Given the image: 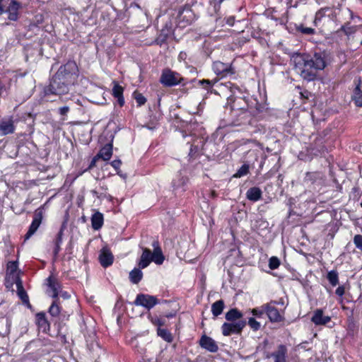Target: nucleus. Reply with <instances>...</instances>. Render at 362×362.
<instances>
[{
    "label": "nucleus",
    "mask_w": 362,
    "mask_h": 362,
    "mask_svg": "<svg viewBox=\"0 0 362 362\" xmlns=\"http://www.w3.org/2000/svg\"><path fill=\"white\" fill-rule=\"evenodd\" d=\"M47 281L49 288V289L47 291L48 294L52 298H57L59 294V291L61 288L59 283L52 276H49L47 279Z\"/></svg>",
    "instance_id": "17"
},
{
    "label": "nucleus",
    "mask_w": 362,
    "mask_h": 362,
    "mask_svg": "<svg viewBox=\"0 0 362 362\" xmlns=\"http://www.w3.org/2000/svg\"><path fill=\"white\" fill-rule=\"evenodd\" d=\"M70 83L64 80L62 78L54 75L49 85L45 88V95H62L69 92V84Z\"/></svg>",
    "instance_id": "2"
},
{
    "label": "nucleus",
    "mask_w": 362,
    "mask_h": 362,
    "mask_svg": "<svg viewBox=\"0 0 362 362\" xmlns=\"http://www.w3.org/2000/svg\"><path fill=\"white\" fill-rule=\"evenodd\" d=\"M251 313L254 316L258 318L262 317L264 314L266 313L265 304L262 305L259 308H253L251 310Z\"/></svg>",
    "instance_id": "34"
},
{
    "label": "nucleus",
    "mask_w": 362,
    "mask_h": 362,
    "mask_svg": "<svg viewBox=\"0 0 362 362\" xmlns=\"http://www.w3.org/2000/svg\"><path fill=\"white\" fill-rule=\"evenodd\" d=\"M92 228L99 230L103 224V215L100 212H95L91 217Z\"/></svg>",
    "instance_id": "24"
},
{
    "label": "nucleus",
    "mask_w": 362,
    "mask_h": 362,
    "mask_svg": "<svg viewBox=\"0 0 362 362\" xmlns=\"http://www.w3.org/2000/svg\"><path fill=\"white\" fill-rule=\"evenodd\" d=\"M69 111V107L68 106H64L59 109V112L62 115H66Z\"/></svg>",
    "instance_id": "48"
},
{
    "label": "nucleus",
    "mask_w": 362,
    "mask_h": 362,
    "mask_svg": "<svg viewBox=\"0 0 362 362\" xmlns=\"http://www.w3.org/2000/svg\"><path fill=\"white\" fill-rule=\"evenodd\" d=\"M246 109H247V108H246V107H240V110H246Z\"/></svg>",
    "instance_id": "61"
},
{
    "label": "nucleus",
    "mask_w": 362,
    "mask_h": 362,
    "mask_svg": "<svg viewBox=\"0 0 362 362\" xmlns=\"http://www.w3.org/2000/svg\"><path fill=\"white\" fill-rule=\"evenodd\" d=\"M345 293V288L343 286H339L336 291L335 293L339 296H342Z\"/></svg>",
    "instance_id": "46"
},
{
    "label": "nucleus",
    "mask_w": 362,
    "mask_h": 362,
    "mask_svg": "<svg viewBox=\"0 0 362 362\" xmlns=\"http://www.w3.org/2000/svg\"><path fill=\"white\" fill-rule=\"evenodd\" d=\"M318 15H319L318 13H317V14H316L315 21L317 19V18H318Z\"/></svg>",
    "instance_id": "62"
},
{
    "label": "nucleus",
    "mask_w": 362,
    "mask_h": 362,
    "mask_svg": "<svg viewBox=\"0 0 362 362\" xmlns=\"http://www.w3.org/2000/svg\"><path fill=\"white\" fill-rule=\"evenodd\" d=\"M250 166L248 164H243L233 175V177L240 178L245 175H247L249 173Z\"/></svg>",
    "instance_id": "32"
},
{
    "label": "nucleus",
    "mask_w": 362,
    "mask_h": 362,
    "mask_svg": "<svg viewBox=\"0 0 362 362\" xmlns=\"http://www.w3.org/2000/svg\"><path fill=\"white\" fill-rule=\"evenodd\" d=\"M122 164V162L120 160H114L113 161L111 162V165L115 168V169H118L119 168L120 165Z\"/></svg>",
    "instance_id": "47"
},
{
    "label": "nucleus",
    "mask_w": 362,
    "mask_h": 362,
    "mask_svg": "<svg viewBox=\"0 0 362 362\" xmlns=\"http://www.w3.org/2000/svg\"><path fill=\"white\" fill-rule=\"evenodd\" d=\"M357 30V27L355 25H351L350 23H346L344 25H342L340 28V30H342L345 35H350L354 33Z\"/></svg>",
    "instance_id": "33"
},
{
    "label": "nucleus",
    "mask_w": 362,
    "mask_h": 362,
    "mask_svg": "<svg viewBox=\"0 0 362 362\" xmlns=\"http://www.w3.org/2000/svg\"><path fill=\"white\" fill-rule=\"evenodd\" d=\"M178 180H173V185L175 187H180L183 185H185L187 181V178L185 176L182 175L181 173H180L178 175Z\"/></svg>",
    "instance_id": "37"
},
{
    "label": "nucleus",
    "mask_w": 362,
    "mask_h": 362,
    "mask_svg": "<svg viewBox=\"0 0 362 362\" xmlns=\"http://www.w3.org/2000/svg\"><path fill=\"white\" fill-rule=\"evenodd\" d=\"M298 30L305 35H313L315 33V30L313 28L304 27L303 25H300L298 28Z\"/></svg>",
    "instance_id": "42"
},
{
    "label": "nucleus",
    "mask_w": 362,
    "mask_h": 362,
    "mask_svg": "<svg viewBox=\"0 0 362 362\" xmlns=\"http://www.w3.org/2000/svg\"><path fill=\"white\" fill-rule=\"evenodd\" d=\"M136 305L144 307L147 310H150L158 303L156 297L148 294L139 293L134 302Z\"/></svg>",
    "instance_id": "6"
},
{
    "label": "nucleus",
    "mask_w": 362,
    "mask_h": 362,
    "mask_svg": "<svg viewBox=\"0 0 362 362\" xmlns=\"http://www.w3.org/2000/svg\"><path fill=\"white\" fill-rule=\"evenodd\" d=\"M64 228V225H62L59 231L57 233V238L54 240V244H58V245L62 244Z\"/></svg>",
    "instance_id": "44"
},
{
    "label": "nucleus",
    "mask_w": 362,
    "mask_h": 362,
    "mask_svg": "<svg viewBox=\"0 0 362 362\" xmlns=\"http://www.w3.org/2000/svg\"><path fill=\"white\" fill-rule=\"evenodd\" d=\"M123 88L119 86L117 82L114 81V86L112 88V95L117 99V103L119 106H123L124 104V99L123 97Z\"/></svg>",
    "instance_id": "19"
},
{
    "label": "nucleus",
    "mask_w": 362,
    "mask_h": 362,
    "mask_svg": "<svg viewBox=\"0 0 362 362\" xmlns=\"http://www.w3.org/2000/svg\"><path fill=\"white\" fill-rule=\"evenodd\" d=\"M246 324L245 320H238L235 322H224L221 326L222 334L223 336L240 334Z\"/></svg>",
    "instance_id": "4"
},
{
    "label": "nucleus",
    "mask_w": 362,
    "mask_h": 362,
    "mask_svg": "<svg viewBox=\"0 0 362 362\" xmlns=\"http://www.w3.org/2000/svg\"><path fill=\"white\" fill-rule=\"evenodd\" d=\"M217 81H218V80H216V79L214 80V81H210L208 79H203V80L199 81V84L200 86H202L206 90H209Z\"/></svg>",
    "instance_id": "36"
},
{
    "label": "nucleus",
    "mask_w": 362,
    "mask_h": 362,
    "mask_svg": "<svg viewBox=\"0 0 362 362\" xmlns=\"http://www.w3.org/2000/svg\"><path fill=\"white\" fill-rule=\"evenodd\" d=\"M213 70L216 75H221L223 77L233 75L235 73L231 64L219 61L214 62Z\"/></svg>",
    "instance_id": "11"
},
{
    "label": "nucleus",
    "mask_w": 362,
    "mask_h": 362,
    "mask_svg": "<svg viewBox=\"0 0 362 362\" xmlns=\"http://www.w3.org/2000/svg\"><path fill=\"white\" fill-rule=\"evenodd\" d=\"M60 245H61L54 244V249L53 251L54 257H57L58 255V253L59 252V251L61 250Z\"/></svg>",
    "instance_id": "49"
},
{
    "label": "nucleus",
    "mask_w": 362,
    "mask_h": 362,
    "mask_svg": "<svg viewBox=\"0 0 362 362\" xmlns=\"http://www.w3.org/2000/svg\"><path fill=\"white\" fill-rule=\"evenodd\" d=\"M158 335L163 338L165 341L170 342L173 340V337L170 332L166 329L158 328L157 330Z\"/></svg>",
    "instance_id": "31"
},
{
    "label": "nucleus",
    "mask_w": 362,
    "mask_h": 362,
    "mask_svg": "<svg viewBox=\"0 0 362 362\" xmlns=\"http://www.w3.org/2000/svg\"><path fill=\"white\" fill-rule=\"evenodd\" d=\"M243 316V313L237 308H232L226 313L225 317L226 320L235 322L238 320H241Z\"/></svg>",
    "instance_id": "22"
},
{
    "label": "nucleus",
    "mask_w": 362,
    "mask_h": 362,
    "mask_svg": "<svg viewBox=\"0 0 362 362\" xmlns=\"http://www.w3.org/2000/svg\"><path fill=\"white\" fill-rule=\"evenodd\" d=\"M352 100L356 106L362 107V91L361 90L359 86H357L355 88L352 95Z\"/></svg>",
    "instance_id": "28"
},
{
    "label": "nucleus",
    "mask_w": 362,
    "mask_h": 362,
    "mask_svg": "<svg viewBox=\"0 0 362 362\" xmlns=\"http://www.w3.org/2000/svg\"><path fill=\"white\" fill-rule=\"evenodd\" d=\"M262 192L259 187H252L246 192L247 198L252 202H257L262 198Z\"/></svg>",
    "instance_id": "20"
},
{
    "label": "nucleus",
    "mask_w": 362,
    "mask_h": 362,
    "mask_svg": "<svg viewBox=\"0 0 362 362\" xmlns=\"http://www.w3.org/2000/svg\"><path fill=\"white\" fill-rule=\"evenodd\" d=\"M354 243L358 249L362 250V235H356L354 238Z\"/></svg>",
    "instance_id": "43"
},
{
    "label": "nucleus",
    "mask_w": 362,
    "mask_h": 362,
    "mask_svg": "<svg viewBox=\"0 0 362 362\" xmlns=\"http://www.w3.org/2000/svg\"><path fill=\"white\" fill-rule=\"evenodd\" d=\"M42 207H40L34 212L33 220L29 227L27 233L25 235V240H28L38 229L43 218Z\"/></svg>",
    "instance_id": "7"
},
{
    "label": "nucleus",
    "mask_w": 362,
    "mask_h": 362,
    "mask_svg": "<svg viewBox=\"0 0 362 362\" xmlns=\"http://www.w3.org/2000/svg\"><path fill=\"white\" fill-rule=\"evenodd\" d=\"M14 283L16 285L17 293L18 297L21 299L23 303H29V298L23 286L22 281L18 280V281Z\"/></svg>",
    "instance_id": "25"
},
{
    "label": "nucleus",
    "mask_w": 362,
    "mask_h": 362,
    "mask_svg": "<svg viewBox=\"0 0 362 362\" xmlns=\"http://www.w3.org/2000/svg\"><path fill=\"white\" fill-rule=\"evenodd\" d=\"M76 70V64L74 62L69 61L64 65L61 66L54 75L57 76V77L59 76V78H62L64 80L70 83L71 79Z\"/></svg>",
    "instance_id": "5"
},
{
    "label": "nucleus",
    "mask_w": 362,
    "mask_h": 362,
    "mask_svg": "<svg viewBox=\"0 0 362 362\" xmlns=\"http://www.w3.org/2000/svg\"><path fill=\"white\" fill-rule=\"evenodd\" d=\"M327 278L332 286L339 284V276L337 271L332 270L327 273Z\"/></svg>",
    "instance_id": "30"
},
{
    "label": "nucleus",
    "mask_w": 362,
    "mask_h": 362,
    "mask_svg": "<svg viewBox=\"0 0 362 362\" xmlns=\"http://www.w3.org/2000/svg\"><path fill=\"white\" fill-rule=\"evenodd\" d=\"M141 269L134 268L129 273V279L133 284H138L143 278V273Z\"/></svg>",
    "instance_id": "26"
},
{
    "label": "nucleus",
    "mask_w": 362,
    "mask_h": 362,
    "mask_svg": "<svg viewBox=\"0 0 362 362\" xmlns=\"http://www.w3.org/2000/svg\"><path fill=\"white\" fill-rule=\"evenodd\" d=\"M112 155V144H107L105 146H103L97 154L99 158L103 159V160H109Z\"/></svg>",
    "instance_id": "21"
},
{
    "label": "nucleus",
    "mask_w": 362,
    "mask_h": 362,
    "mask_svg": "<svg viewBox=\"0 0 362 362\" xmlns=\"http://www.w3.org/2000/svg\"><path fill=\"white\" fill-rule=\"evenodd\" d=\"M98 259L102 267L106 268L112 264L114 256L109 248L104 247L100 252Z\"/></svg>",
    "instance_id": "12"
},
{
    "label": "nucleus",
    "mask_w": 362,
    "mask_h": 362,
    "mask_svg": "<svg viewBox=\"0 0 362 362\" xmlns=\"http://www.w3.org/2000/svg\"><path fill=\"white\" fill-rule=\"evenodd\" d=\"M153 323L155 325H159V326H161L163 325V322L160 320V319H156L154 321H153Z\"/></svg>",
    "instance_id": "54"
},
{
    "label": "nucleus",
    "mask_w": 362,
    "mask_h": 362,
    "mask_svg": "<svg viewBox=\"0 0 362 362\" xmlns=\"http://www.w3.org/2000/svg\"><path fill=\"white\" fill-rule=\"evenodd\" d=\"M199 345L202 348L211 353H216L218 350L216 342L211 337L205 334L199 339Z\"/></svg>",
    "instance_id": "13"
},
{
    "label": "nucleus",
    "mask_w": 362,
    "mask_h": 362,
    "mask_svg": "<svg viewBox=\"0 0 362 362\" xmlns=\"http://www.w3.org/2000/svg\"><path fill=\"white\" fill-rule=\"evenodd\" d=\"M49 313L52 317H57L60 313V309L59 305L57 304L56 301H54L49 309Z\"/></svg>",
    "instance_id": "38"
},
{
    "label": "nucleus",
    "mask_w": 362,
    "mask_h": 362,
    "mask_svg": "<svg viewBox=\"0 0 362 362\" xmlns=\"http://www.w3.org/2000/svg\"><path fill=\"white\" fill-rule=\"evenodd\" d=\"M292 61L300 76L308 81L315 80L318 71L323 70L328 64L327 54L325 52H315L313 55L296 54Z\"/></svg>",
    "instance_id": "1"
},
{
    "label": "nucleus",
    "mask_w": 362,
    "mask_h": 362,
    "mask_svg": "<svg viewBox=\"0 0 362 362\" xmlns=\"http://www.w3.org/2000/svg\"><path fill=\"white\" fill-rule=\"evenodd\" d=\"M152 246L153 247V251H156L158 249H161L160 245H159V243L158 241L157 240H155L152 243Z\"/></svg>",
    "instance_id": "52"
},
{
    "label": "nucleus",
    "mask_w": 362,
    "mask_h": 362,
    "mask_svg": "<svg viewBox=\"0 0 362 362\" xmlns=\"http://www.w3.org/2000/svg\"><path fill=\"white\" fill-rule=\"evenodd\" d=\"M193 13L190 9H185L180 13V18L185 20L187 18V23H190L192 21Z\"/></svg>",
    "instance_id": "35"
},
{
    "label": "nucleus",
    "mask_w": 362,
    "mask_h": 362,
    "mask_svg": "<svg viewBox=\"0 0 362 362\" xmlns=\"http://www.w3.org/2000/svg\"><path fill=\"white\" fill-rule=\"evenodd\" d=\"M224 308V302L222 300H217L211 305V312L214 317L220 315Z\"/></svg>",
    "instance_id": "27"
},
{
    "label": "nucleus",
    "mask_w": 362,
    "mask_h": 362,
    "mask_svg": "<svg viewBox=\"0 0 362 362\" xmlns=\"http://www.w3.org/2000/svg\"><path fill=\"white\" fill-rule=\"evenodd\" d=\"M7 278L11 279L12 282H16L21 280L19 276V272L18 271V262H9L7 266Z\"/></svg>",
    "instance_id": "16"
},
{
    "label": "nucleus",
    "mask_w": 362,
    "mask_h": 362,
    "mask_svg": "<svg viewBox=\"0 0 362 362\" xmlns=\"http://www.w3.org/2000/svg\"><path fill=\"white\" fill-rule=\"evenodd\" d=\"M226 87H228L230 89V92L233 93H235V90L240 91L239 87L231 83H229L228 85H226Z\"/></svg>",
    "instance_id": "45"
},
{
    "label": "nucleus",
    "mask_w": 362,
    "mask_h": 362,
    "mask_svg": "<svg viewBox=\"0 0 362 362\" xmlns=\"http://www.w3.org/2000/svg\"><path fill=\"white\" fill-rule=\"evenodd\" d=\"M311 321L315 325H326L331 321V317L328 315H324L322 309H317L314 311Z\"/></svg>",
    "instance_id": "14"
},
{
    "label": "nucleus",
    "mask_w": 362,
    "mask_h": 362,
    "mask_svg": "<svg viewBox=\"0 0 362 362\" xmlns=\"http://www.w3.org/2000/svg\"><path fill=\"white\" fill-rule=\"evenodd\" d=\"M143 252L141 255L138 266L140 269H145L152 262L151 251L146 247L142 248Z\"/></svg>",
    "instance_id": "18"
},
{
    "label": "nucleus",
    "mask_w": 362,
    "mask_h": 362,
    "mask_svg": "<svg viewBox=\"0 0 362 362\" xmlns=\"http://www.w3.org/2000/svg\"><path fill=\"white\" fill-rule=\"evenodd\" d=\"M184 78L179 73L169 68L163 69L159 79L160 83L165 87H173L181 83L184 85Z\"/></svg>",
    "instance_id": "3"
},
{
    "label": "nucleus",
    "mask_w": 362,
    "mask_h": 362,
    "mask_svg": "<svg viewBox=\"0 0 362 362\" xmlns=\"http://www.w3.org/2000/svg\"><path fill=\"white\" fill-rule=\"evenodd\" d=\"M267 358H272L274 362H289L288 359V349L284 344L277 346L276 349L266 356Z\"/></svg>",
    "instance_id": "8"
},
{
    "label": "nucleus",
    "mask_w": 362,
    "mask_h": 362,
    "mask_svg": "<svg viewBox=\"0 0 362 362\" xmlns=\"http://www.w3.org/2000/svg\"><path fill=\"white\" fill-rule=\"evenodd\" d=\"M317 140L318 141V142H319L320 144H322V138H320V139L317 138Z\"/></svg>",
    "instance_id": "60"
},
{
    "label": "nucleus",
    "mask_w": 362,
    "mask_h": 362,
    "mask_svg": "<svg viewBox=\"0 0 362 362\" xmlns=\"http://www.w3.org/2000/svg\"><path fill=\"white\" fill-rule=\"evenodd\" d=\"M280 265V260L276 257H272L269 260V267L271 269H276Z\"/></svg>",
    "instance_id": "40"
},
{
    "label": "nucleus",
    "mask_w": 362,
    "mask_h": 362,
    "mask_svg": "<svg viewBox=\"0 0 362 362\" xmlns=\"http://www.w3.org/2000/svg\"><path fill=\"white\" fill-rule=\"evenodd\" d=\"M235 18L234 16H230L226 19V23L230 26H233L234 25Z\"/></svg>",
    "instance_id": "50"
},
{
    "label": "nucleus",
    "mask_w": 362,
    "mask_h": 362,
    "mask_svg": "<svg viewBox=\"0 0 362 362\" xmlns=\"http://www.w3.org/2000/svg\"><path fill=\"white\" fill-rule=\"evenodd\" d=\"M248 325L253 331H257L260 329L261 325L254 317H250L247 322Z\"/></svg>",
    "instance_id": "39"
},
{
    "label": "nucleus",
    "mask_w": 362,
    "mask_h": 362,
    "mask_svg": "<svg viewBox=\"0 0 362 362\" xmlns=\"http://www.w3.org/2000/svg\"><path fill=\"white\" fill-rule=\"evenodd\" d=\"M236 106H237V105H236V103H235V102H234V104H233V107H232L233 110H235V107H236V109H238V107H236Z\"/></svg>",
    "instance_id": "59"
},
{
    "label": "nucleus",
    "mask_w": 362,
    "mask_h": 362,
    "mask_svg": "<svg viewBox=\"0 0 362 362\" xmlns=\"http://www.w3.org/2000/svg\"><path fill=\"white\" fill-rule=\"evenodd\" d=\"M315 147H313V149L317 148V151L320 153L323 152L325 151V148L323 146H317V142L315 144Z\"/></svg>",
    "instance_id": "53"
},
{
    "label": "nucleus",
    "mask_w": 362,
    "mask_h": 362,
    "mask_svg": "<svg viewBox=\"0 0 362 362\" xmlns=\"http://www.w3.org/2000/svg\"><path fill=\"white\" fill-rule=\"evenodd\" d=\"M21 8V4L16 0H11L8 8L5 12L8 13V18L16 21L18 19V10Z\"/></svg>",
    "instance_id": "15"
},
{
    "label": "nucleus",
    "mask_w": 362,
    "mask_h": 362,
    "mask_svg": "<svg viewBox=\"0 0 362 362\" xmlns=\"http://www.w3.org/2000/svg\"><path fill=\"white\" fill-rule=\"evenodd\" d=\"M300 94L303 97L308 98L309 93L306 91L305 93H300Z\"/></svg>",
    "instance_id": "57"
},
{
    "label": "nucleus",
    "mask_w": 362,
    "mask_h": 362,
    "mask_svg": "<svg viewBox=\"0 0 362 362\" xmlns=\"http://www.w3.org/2000/svg\"><path fill=\"white\" fill-rule=\"evenodd\" d=\"M4 0H0V15L5 13V9L2 5Z\"/></svg>",
    "instance_id": "55"
},
{
    "label": "nucleus",
    "mask_w": 362,
    "mask_h": 362,
    "mask_svg": "<svg viewBox=\"0 0 362 362\" xmlns=\"http://www.w3.org/2000/svg\"><path fill=\"white\" fill-rule=\"evenodd\" d=\"M99 159V158L98 157V156L96 155L91 160L90 163V166L89 168H91L93 167H94L95 165V163H96V161Z\"/></svg>",
    "instance_id": "51"
},
{
    "label": "nucleus",
    "mask_w": 362,
    "mask_h": 362,
    "mask_svg": "<svg viewBox=\"0 0 362 362\" xmlns=\"http://www.w3.org/2000/svg\"><path fill=\"white\" fill-rule=\"evenodd\" d=\"M276 304H281V305H284V300H281L279 301H276V303H274L273 305H275Z\"/></svg>",
    "instance_id": "58"
},
{
    "label": "nucleus",
    "mask_w": 362,
    "mask_h": 362,
    "mask_svg": "<svg viewBox=\"0 0 362 362\" xmlns=\"http://www.w3.org/2000/svg\"><path fill=\"white\" fill-rule=\"evenodd\" d=\"M5 89L3 83L0 81V95L2 94L4 90Z\"/></svg>",
    "instance_id": "56"
},
{
    "label": "nucleus",
    "mask_w": 362,
    "mask_h": 362,
    "mask_svg": "<svg viewBox=\"0 0 362 362\" xmlns=\"http://www.w3.org/2000/svg\"><path fill=\"white\" fill-rule=\"evenodd\" d=\"M152 262H154L156 264H161L164 261V256L161 249H158L156 251L151 252Z\"/></svg>",
    "instance_id": "29"
},
{
    "label": "nucleus",
    "mask_w": 362,
    "mask_h": 362,
    "mask_svg": "<svg viewBox=\"0 0 362 362\" xmlns=\"http://www.w3.org/2000/svg\"><path fill=\"white\" fill-rule=\"evenodd\" d=\"M36 320L40 329L43 332L49 329V323L48 322L44 313H38L36 315Z\"/></svg>",
    "instance_id": "23"
},
{
    "label": "nucleus",
    "mask_w": 362,
    "mask_h": 362,
    "mask_svg": "<svg viewBox=\"0 0 362 362\" xmlns=\"http://www.w3.org/2000/svg\"><path fill=\"white\" fill-rule=\"evenodd\" d=\"M276 300H272L265 304L266 314L272 322H280L284 320V316L279 310L273 305Z\"/></svg>",
    "instance_id": "9"
},
{
    "label": "nucleus",
    "mask_w": 362,
    "mask_h": 362,
    "mask_svg": "<svg viewBox=\"0 0 362 362\" xmlns=\"http://www.w3.org/2000/svg\"><path fill=\"white\" fill-rule=\"evenodd\" d=\"M15 131L13 116L5 117L0 119V136L13 134Z\"/></svg>",
    "instance_id": "10"
},
{
    "label": "nucleus",
    "mask_w": 362,
    "mask_h": 362,
    "mask_svg": "<svg viewBox=\"0 0 362 362\" xmlns=\"http://www.w3.org/2000/svg\"><path fill=\"white\" fill-rule=\"evenodd\" d=\"M134 99H135L136 102L137 103L138 105L141 106V105H143L145 104L146 100L145 97L141 93L135 92L134 93Z\"/></svg>",
    "instance_id": "41"
}]
</instances>
